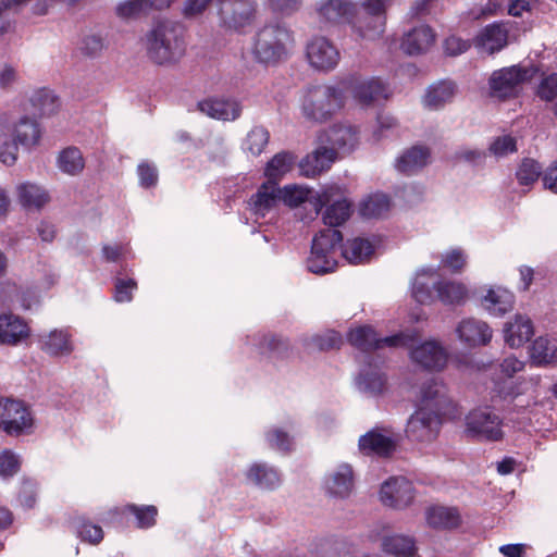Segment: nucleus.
I'll use <instances>...</instances> for the list:
<instances>
[{
  "label": "nucleus",
  "mask_w": 557,
  "mask_h": 557,
  "mask_svg": "<svg viewBox=\"0 0 557 557\" xmlns=\"http://www.w3.org/2000/svg\"><path fill=\"white\" fill-rule=\"evenodd\" d=\"M385 376L377 370H363L360 373L358 385L360 389L370 394H380L385 387Z\"/></svg>",
  "instance_id": "obj_47"
},
{
  "label": "nucleus",
  "mask_w": 557,
  "mask_h": 557,
  "mask_svg": "<svg viewBox=\"0 0 557 557\" xmlns=\"http://www.w3.org/2000/svg\"><path fill=\"white\" fill-rule=\"evenodd\" d=\"M18 202L27 210H40L49 201L50 195L42 186L35 183H22L16 188Z\"/></svg>",
  "instance_id": "obj_34"
},
{
  "label": "nucleus",
  "mask_w": 557,
  "mask_h": 557,
  "mask_svg": "<svg viewBox=\"0 0 557 557\" xmlns=\"http://www.w3.org/2000/svg\"><path fill=\"white\" fill-rule=\"evenodd\" d=\"M297 157L289 151H281L273 156L267 163L264 174L269 178L268 182L281 180L285 174L290 172L296 163Z\"/></svg>",
  "instance_id": "obj_41"
},
{
  "label": "nucleus",
  "mask_w": 557,
  "mask_h": 557,
  "mask_svg": "<svg viewBox=\"0 0 557 557\" xmlns=\"http://www.w3.org/2000/svg\"><path fill=\"white\" fill-rule=\"evenodd\" d=\"M106 38L99 33L85 34L79 42L81 53L88 58H96L106 49Z\"/></svg>",
  "instance_id": "obj_48"
},
{
  "label": "nucleus",
  "mask_w": 557,
  "mask_h": 557,
  "mask_svg": "<svg viewBox=\"0 0 557 557\" xmlns=\"http://www.w3.org/2000/svg\"><path fill=\"white\" fill-rule=\"evenodd\" d=\"M32 418L28 409L18 400H0V428L9 434H18L29 428Z\"/></svg>",
  "instance_id": "obj_16"
},
{
  "label": "nucleus",
  "mask_w": 557,
  "mask_h": 557,
  "mask_svg": "<svg viewBox=\"0 0 557 557\" xmlns=\"http://www.w3.org/2000/svg\"><path fill=\"white\" fill-rule=\"evenodd\" d=\"M137 288L136 281L117 278L115 282V300L119 302H128L133 298V290Z\"/></svg>",
  "instance_id": "obj_62"
},
{
  "label": "nucleus",
  "mask_w": 557,
  "mask_h": 557,
  "mask_svg": "<svg viewBox=\"0 0 557 557\" xmlns=\"http://www.w3.org/2000/svg\"><path fill=\"white\" fill-rule=\"evenodd\" d=\"M126 510L136 517L137 527L140 529L150 528L156 523L158 509L152 505L137 506L132 504L126 506Z\"/></svg>",
  "instance_id": "obj_51"
},
{
  "label": "nucleus",
  "mask_w": 557,
  "mask_h": 557,
  "mask_svg": "<svg viewBox=\"0 0 557 557\" xmlns=\"http://www.w3.org/2000/svg\"><path fill=\"white\" fill-rule=\"evenodd\" d=\"M326 205L329 206L323 214V222L330 226L329 228H335L349 219L351 203L338 187L331 186L317 194L314 198L315 212L318 213Z\"/></svg>",
  "instance_id": "obj_10"
},
{
  "label": "nucleus",
  "mask_w": 557,
  "mask_h": 557,
  "mask_svg": "<svg viewBox=\"0 0 557 557\" xmlns=\"http://www.w3.org/2000/svg\"><path fill=\"white\" fill-rule=\"evenodd\" d=\"M327 141L334 150L336 148L343 152H350L359 143L358 131L351 125L333 126L327 133Z\"/></svg>",
  "instance_id": "obj_36"
},
{
  "label": "nucleus",
  "mask_w": 557,
  "mask_h": 557,
  "mask_svg": "<svg viewBox=\"0 0 557 557\" xmlns=\"http://www.w3.org/2000/svg\"><path fill=\"white\" fill-rule=\"evenodd\" d=\"M504 339L511 348L523 346L534 334L531 319L524 314H515L504 324Z\"/></svg>",
  "instance_id": "obj_23"
},
{
  "label": "nucleus",
  "mask_w": 557,
  "mask_h": 557,
  "mask_svg": "<svg viewBox=\"0 0 557 557\" xmlns=\"http://www.w3.org/2000/svg\"><path fill=\"white\" fill-rule=\"evenodd\" d=\"M75 530L82 541L90 544H99L103 539V531L101 527L92 524L84 518H78L74 521Z\"/></svg>",
  "instance_id": "obj_50"
},
{
  "label": "nucleus",
  "mask_w": 557,
  "mask_h": 557,
  "mask_svg": "<svg viewBox=\"0 0 557 557\" xmlns=\"http://www.w3.org/2000/svg\"><path fill=\"white\" fill-rule=\"evenodd\" d=\"M451 406L446 386L437 381H432L421 388L419 407L440 417L446 413Z\"/></svg>",
  "instance_id": "obj_19"
},
{
  "label": "nucleus",
  "mask_w": 557,
  "mask_h": 557,
  "mask_svg": "<svg viewBox=\"0 0 557 557\" xmlns=\"http://www.w3.org/2000/svg\"><path fill=\"white\" fill-rule=\"evenodd\" d=\"M145 49L150 60L157 64H168L180 60L185 53L183 28L172 21H160L146 34Z\"/></svg>",
  "instance_id": "obj_2"
},
{
  "label": "nucleus",
  "mask_w": 557,
  "mask_h": 557,
  "mask_svg": "<svg viewBox=\"0 0 557 557\" xmlns=\"http://www.w3.org/2000/svg\"><path fill=\"white\" fill-rule=\"evenodd\" d=\"M345 101L342 83L337 86L320 85L311 87L304 100L302 111L313 121H325L338 111Z\"/></svg>",
  "instance_id": "obj_5"
},
{
  "label": "nucleus",
  "mask_w": 557,
  "mask_h": 557,
  "mask_svg": "<svg viewBox=\"0 0 557 557\" xmlns=\"http://www.w3.org/2000/svg\"><path fill=\"white\" fill-rule=\"evenodd\" d=\"M280 193L281 199L290 207H297L306 200H310L314 206V198L317 197V195H311L309 189L297 185H287L280 189Z\"/></svg>",
  "instance_id": "obj_49"
},
{
  "label": "nucleus",
  "mask_w": 557,
  "mask_h": 557,
  "mask_svg": "<svg viewBox=\"0 0 557 557\" xmlns=\"http://www.w3.org/2000/svg\"><path fill=\"white\" fill-rule=\"evenodd\" d=\"M248 482L263 490H273L281 483L277 471L265 463H253L246 472Z\"/></svg>",
  "instance_id": "obj_37"
},
{
  "label": "nucleus",
  "mask_w": 557,
  "mask_h": 557,
  "mask_svg": "<svg viewBox=\"0 0 557 557\" xmlns=\"http://www.w3.org/2000/svg\"><path fill=\"white\" fill-rule=\"evenodd\" d=\"M335 159L336 151L333 148L318 147L299 162L300 173L306 177H315L329 170Z\"/></svg>",
  "instance_id": "obj_25"
},
{
  "label": "nucleus",
  "mask_w": 557,
  "mask_h": 557,
  "mask_svg": "<svg viewBox=\"0 0 557 557\" xmlns=\"http://www.w3.org/2000/svg\"><path fill=\"white\" fill-rule=\"evenodd\" d=\"M534 69L512 65L494 71L488 79L490 95L500 100L517 97L522 85L534 76Z\"/></svg>",
  "instance_id": "obj_8"
},
{
  "label": "nucleus",
  "mask_w": 557,
  "mask_h": 557,
  "mask_svg": "<svg viewBox=\"0 0 557 557\" xmlns=\"http://www.w3.org/2000/svg\"><path fill=\"white\" fill-rule=\"evenodd\" d=\"M437 274L435 268L421 269L412 283V296L420 304H431L438 299L445 305H462L469 296L468 287L458 281L441 280L430 286L426 277H433Z\"/></svg>",
  "instance_id": "obj_4"
},
{
  "label": "nucleus",
  "mask_w": 557,
  "mask_h": 557,
  "mask_svg": "<svg viewBox=\"0 0 557 557\" xmlns=\"http://www.w3.org/2000/svg\"><path fill=\"white\" fill-rule=\"evenodd\" d=\"M430 151L425 147L416 146L400 156L396 162L398 171L411 174L429 162Z\"/></svg>",
  "instance_id": "obj_40"
},
{
  "label": "nucleus",
  "mask_w": 557,
  "mask_h": 557,
  "mask_svg": "<svg viewBox=\"0 0 557 557\" xmlns=\"http://www.w3.org/2000/svg\"><path fill=\"white\" fill-rule=\"evenodd\" d=\"M138 175L140 184L144 187L153 186L158 181V172L156 166L148 162H143L138 165Z\"/></svg>",
  "instance_id": "obj_64"
},
{
  "label": "nucleus",
  "mask_w": 557,
  "mask_h": 557,
  "mask_svg": "<svg viewBox=\"0 0 557 557\" xmlns=\"http://www.w3.org/2000/svg\"><path fill=\"white\" fill-rule=\"evenodd\" d=\"M382 548L395 557H414L417 553L414 539L406 535L384 537Z\"/></svg>",
  "instance_id": "obj_43"
},
{
  "label": "nucleus",
  "mask_w": 557,
  "mask_h": 557,
  "mask_svg": "<svg viewBox=\"0 0 557 557\" xmlns=\"http://www.w3.org/2000/svg\"><path fill=\"white\" fill-rule=\"evenodd\" d=\"M490 151L497 158L505 157L517 151V143L515 137L503 135L496 137L490 145Z\"/></svg>",
  "instance_id": "obj_55"
},
{
  "label": "nucleus",
  "mask_w": 557,
  "mask_h": 557,
  "mask_svg": "<svg viewBox=\"0 0 557 557\" xmlns=\"http://www.w3.org/2000/svg\"><path fill=\"white\" fill-rule=\"evenodd\" d=\"M348 341L352 346L360 350L369 351L383 347L407 346L411 341V337L404 333H399L393 336L380 338L372 327L359 326L349 332Z\"/></svg>",
  "instance_id": "obj_13"
},
{
  "label": "nucleus",
  "mask_w": 557,
  "mask_h": 557,
  "mask_svg": "<svg viewBox=\"0 0 557 557\" xmlns=\"http://www.w3.org/2000/svg\"><path fill=\"white\" fill-rule=\"evenodd\" d=\"M531 359L537 364H549L557 359V339L549 336L537 337L531 347Z\"/></svg>",
  "instance_id": "obj_42"
},
{
  "label": "nucleus",
  "mask_w": 557,
  "mask_h": 557,
  "mask_svg": "<svg viewBox=\"0 0 557 557\" xmlns=\"http://www.w3.org/2000/svg\"><path fill=\"white\" fill-rule=\"evenodd\" d=\"M541 171L542 168L535 160L524 159L517 171V178L521 185H530L537 181Z\"/></svg>",
  "instance_id": "obj_52"
},
{
  "label": "nucleus",
  "mask_w": 557,
  "mask_h": 557,
  "mask_svg": "<svg viewBox=\"0 0 557 557\" xmlns=\"http://www.w3.org/2000/svg\"><path fill=\"white\" fill-rule=\"evenodd\" d=\"M470 48L469 40H463L457 36H449L444 42L445 52L455 57L466 52Z\"/></svg>",
  "instance_id": "obj_63"
},
{
  "label": "nucleus",
  "mask_w": 557,
  "mask_h": 557,
  "mask_svg": "<svg viewBox=\"0 0 557 557\" xmlns=\"http://www.w3.org/2000/svg\"><path fill=\"white\" fill-rule=\"evenodd\" d=\"M269 9L282 16H290L300 9L301 0H268Z\"/></svg>",
  "instance_id": "obj_57"
},
{
  "label": "nucleus",
  "mask_w": 557,
  "mask_h": 557,
  "mask_svg": "<svg viewBox=\"0 0 557 557\" xmlns=\"http://www.w3.org/2000/svg\"><path fill=\"white\" fill-rule=\"evenodd\" d=\"M58 108V97L46 88L35 90L24 104V110L29 111L34 116H49L55 113Z\"/></svg>",
  "instance_id": "obj_33"
},
{
  "label": "nucleus",
  "mask_w": 557,
  "mask_h": 557,
  "mask_svg": "<svg viewBox=\"0 0 557 557\" xmlns=\"http://www.w3.org/2000/svg\"><path fill=\"white\" fill-rule=\"evenodd\" d=\"M218 1L220 21L224 27L240 30L255 22L257 14V3L255 0Z\"/></svg>",
  "instance_id": "obj_12"
},
{
  "label": "nucleus",
  "mask_w": 557,
  "mask_h": 557,
  "mask_svg": "<svg viewBox=\"0 0 557 557\" xmlns=\"http://www.w3.org/2000/svg\"><path fill=\"white\" fill-rule=\"evenodd\" d=\"M414 496L412 483L404 476L389 478L380 490L381 503L394 509L407 508L412 504Z\"/></svg>",
  "instance_id": "obj_15"
},
{
  "label": "nucleus",
  "mask_w": 557,
  "mask_h": 557,
  "mask_svg": "<svg viewBox=\"0 0 557 557\" xmlns=\"http://www.w3.org/2000/svg\"><path fill=\"white\" fill-rule=\"evenodd\" d=\"M270 139L268 129L263 126H253L247 134L243 149L251 156H259L267 147Z\"/></svg>",
  "instance_id": "obj_45"
},
{
  "label": "nucleus",
  "mask_w": 557,
  "mask_h": 557,
  "mask_svg": "<svg viewBox=\"0 0 557 557\" xmlns=\"http://www.w3.org/2000/svg\"><path fill=\"white\" fill-rule=\"evenodd\" d=\"M509 28L506 23L494 22L483 27L474 38V46L480 51L493 54L508 44Z\"/></svg>",
  "instance_id": "obj_18"
},
{
  "label": "nucleus",
  "mask_w": 557,
  "mask_h": 557,
  "mask_svg": "<svg viewBox=\"0 0 557 557\" xmlns=\"http://www.w3.org/2000/svg\"><path fill=\"white\" fill-rule=\"evenodd\" d=\"M536 95L544 101L557 98V74L544 77L537 86Z\"/></svg>",
  "instance_id": "obj_58"
},
{
  "label": "nucleus",
  "mask_w": 557,
  "mask_h": 557,
  "mask_svg": "<svg viewBox=\"0 0 557 557\" xmlns=\"http://www.w3.org/2000/svg\"><path fill=\"white\" fill-rule=\"evenodd\" d=\"M503 5L504 0H486L485 3L473 8L470 14L475 20L494 16L498 14V12L503 9Z\"/></svg>",
  "instance_id": "obj_60"
},
{
  "label": "nucleus",
  "mask_w": 557,
  "mask_h": 557,
  "mask_svg": "<svg viewBox=\"0 0 557 557\" xmlns=\"http://www.w3.org/2000/svg\"><path fill=\"white\" fill-rule=\"evenodd\" d=\"M152 8L150 0H126L119 4L116 11L122 17H135L141 13H147Z\"/></svg>",
  "instance_id": "obj_53"
},
{
  "label": "nucleus",
  "mask_w": 557,
  "mask_h": 557,
  "mask_svg": "<svg viewBox=\"0 0 557 557\" xmlns=\"http://www.w3.org/2000/svg\"><path fill=\"white\" fill-rule=\"evenodd\" d=\"M38 344L40 349L50 356H67L74 349L71 334L66 330L54 329L40 333Z\"/></svg>",
  "instance_id": "obj_26"
},
{
  "label": "nucleus",
  "mask_w": 557,
  "mask_h": 557,
  "mask_svg": "<svg viewBox=\"0 0 557 557\" xmlns=\"http://www.w3.org/2000/svg\"><path fill=\"white\" fill-rule=\"evenodd\" d=\"M197 108L209 117L222 121H234L242 113L240 103L234 99L209 98L199 101Z\"/></svg>",
  "instance_id": "obj_24"
},
{
  "label": "nucleus",
  "mask_w": 557,
  "mask_h": 557,
  "mask_svg": "<svg viewBox=\"0 0 557 557\" xmlns=\"http://www.w3.org/2000/svg\"><path fill=\"white\" fill-rule=\"evenodd\" d=\"M426 524L435 530H450L458 528L461 516L456 507L433 505L425 509Z\"/></svg>",
  "instance_id": "obj_28"
},
{
  "label": "nucleus",
  "mask_w": 557,
  "mask_h": 557,
  "mask_svg": "<svg viewBox=\"0 0 557 557\" xmlns=\"http://www.w3.org/2000/svg\"><path fill=\"white\" fill-rule=\"evenodd\" d=\"M30 334L28 325L13 313L0 314V344L17 345Z\"/></svg>",
  "instance_id": "obj_27"
},
{
  "label": "nucleus",
  "mask_w": 557,
  "mask_h": 557,
  "mask_svg": "<svg viewBox=\"0 0 557 557\" xmlns=\"http://www.w3.org/2000/svg\"><path fill=\"white\" fill-rule=\"evenodd\" d=\"M467 263V256L460 249H451L442 258V264L453 272H460Z\"/></svg>",
  "instance_id": "obj_59"
},
{
  "label": "nucleus",
  "mask_w": 557,
  "mask_h": 557,
  "mask_svg": "<svg viewBox=\"0 0 557 557\" xmlns=\"http://www.w3.org/2000/svg\"><path fill=\"white\" fill-rule=\"evenodd\" d=\"M465 435L478 442H498L505 436L500 416L490 407L470 410L465 417Z\"/></svg>",
  "instance_id": "obj_7"
},
{
  "label": "nucleus",
  "mask_w": 557,
  "mask_h": 557,
  "mask_svg": "<svg viewBox=\"0 0 557 557\" xmlns=\"http://www.w3.org/2000/svg\"><path fill=\"white\" fill-rule=\"evenodd\" d=\"M342 240L343 236L338 230H322L312 240L311 253L307 260L309 271L315 274L334 271Z\"/></svg>",
  "instance_id": "obj_6"
},
{
  "label": "nucleus",
  "mask_w": 557,
  "mask_h": 557,
  "mask_svg": "<svg viewBox=\"0 0 557 557\" xmlns=\"http://www.w3.org/2000/svg\"><path fill=\"white\" fill-rule=\"evenodd\" d=\"M457 333L460 341L469 346L486 345L493 335L487 323L476 319L462 320L457 327Z\"/></svg>",
  "instance_id": "obj_29"
},
{
  "label": "nucleus",
  "mask_w": 557,
  "mask_h": 557,
  "mask_svg": "<svg viewBox=\"0 0 557 557\" xmlns=\"http://www.w3.org/2000/svg\"><path fill=\"white\" fill-rule=\"evenodd\" d=\"M396 441L386 431H369L359 440V448L367 455L388 456L395 450Z\"/></svg>",
  "instance_id": "obj_30"
},
{
  "label": "nucleus",
  "mask_w": 557,
  "mask_h": 557,
  "mask_svg": "<svg viewBox=\"0 0 557 557\" xmlns=\"http://www.w3.org/2000/svg\"><path fill=\"white\" fill-rule=\"evenodd\" d=\"M294 32L284 23H268L255 35L252 53L265 64H276L286 60L295 48Z\"/></svg>",
  "instance_id": "obj_3"
},
{
  "label": "nucleus",
  "mask_w": 557,
  "mask_h": 557,
  "mask_svg": "<svg viewBox=\"0 0 557 557\" xmlns=\"http://www.w3.org/2000/svg\"><path fill=\"white\" fill-rule=\"evenodd\" d=\"M57 165L61 172L74 176L84 170L85 160L78 148L67 147L59 153Z\"/></svg>",
  "instance_id": "obj_44"
},
{
  "label": "nucleus",
  "mask_w": 557,
  "mask_h": 557,
  "mask_svg": "<svg viewBox=\"0 0 557 557\" xmlns=\"http://www.w3.org/2000/svg\"><path fill=\"white\" fill-rule=\"evenodd\" d=\"M436 35L426 24H420L406 32L400 41V49L409 55L426 52L435 42Z\"/></svg>",
  "instance_id": "obj_21"
},
{
  "label": "nucleus",
  "mask_w": 557,
  "mask_h": 557,
  "mask_svg": "<svg viewBox=\"0 0 557 557\" xmlns=\"http://www.w3.org/2000/svg\"><path fill=\"white\" fill-rule=\"evenodd\" d=\"M281 199L280 188L274 182H267L260 186L258 191L250 198L248 205L250 210L259 216H264L273 209Z\"/></svg>",
  "instance_id": "obj_31"
},
{
  "label": "nucleus",
  "mask_w": 557,
  "mask_h": 557,
  "mask_svg": "<svg viewBox=\"0 0 557 557\" xmlns=\"http://www.w3.org/2000/svg\"><path fill=\"white\" fill-rule=\"evenodd\" d=\"M457 94V86L450 81H441L431 85L423 96V106L430 110H438L453 101Z\"/></svg>",
  "instance_id": "obj_32"
},
{
  "label": "nucleus",
  "mask_w": 557,
  "mask_h": 557,
  "mask_svg": "<svg viewBox=\"0 0 557 557\" xmlns=\"http://www.w3.org/2000/svg\"><path fill=\"white\" fill-rule=\"evenodd\" d=\"M385 26L386 15L367 14L354 24V29L360 38L375 40L383 35Z\"/></svg>",
  "instance_id": "obj_38"
},
{
  "label": "nucleus",
  "mask_w": 557,
  "mask_h": 557,
  "mask_svg": "<svg viewBox=\"0 0 557 557\" xmlns=\"http://www.w3.org/2000/svg\"><path fill=\"white\" fill-rule=\"evenodd\" d=\"M20 467V460L11 450H3L0 453V475L12 476L15 474Z\"/></svg>",
  "instance_id": "obj_61"
},
{
  "label": "nucleus",
  "mask_w": 557,
  "mask_h": 557,
  "mask_svg": "<svg viewBox=\"0 0 557 557\" xmlns=\"http://www.w3.org/2000/svg\"><path fill=\"white\" fill-rule=\"evenodd\" d=\"M374 253L373 244L362 237H356L346 243L342 256L351 264H360L370 260Z\"/></svg>",
  "instance_id": "obj_39"
},
{
  "label": "nucleus",
  "mask_w": 557,
  "mask_h": 557,
  "mask_svg": "<svg viewBox=\"0 0 557 557\" xmlns=\"http://www.w3.org/2000/svg\"><path fill=\"white\" fill-rule=\"evenodd\" d=\"M354 471L348 463L339 465L324 480L325 493L333 498L344 499L348 497L354 490Z\"/></svg>",
  "instance_id": "obj_20"
},
{
  "label": "nucleus",
  "mask_w": 557,
  "mask_h": 557,
  "mask_svg": "<svg viewBox=\"0 0 557 557\" xmlns=\"http://www.w3.org/2000/svg\"><path fill=\"white\" fill-rule=\"evenodd\" d=\"M267 440L272 448L287 451L293 446V437L282 429H273L267 433Z\"/></svg>",
  "instance_id": "obj_56"
},
{
  "label": "nucleus",
  "mask_w": 557,
  "mask_h": 557,
  "mask_svg": "<svg viewBox=\"0 0 557 557\" xmlns=\"http://www.w3.org/2000/svg\"><path fill=\"white\" fill-rule=\"evenodd\" d=\"M342 344V336L335 331H327L322 335H314L310 338L309 346L319 350L338 348Z\"/></svg>",
  "instance_id": "obj_54"
},
{
  "label": "nucleus",
  "mask_w": 557,
  "mask_h": 557,
  "mask_svg": "<svg viewBox=\"0 0 557 557\" xmlns=\"http://www.w3.org/2000/svg\"><path fill=\"white\" fill-rule=\"evenodd\" d=\"M342 85L344 91H349L356 104L363 109L372 108L391 96L388 85L379 77H349Z\"/></svg>",
  "instance_id": "obj_9"
},
{
  "label": "nucleus",
  "mask_w": 557,
  "mask_h": 557,
  "mask_svg": "<svg viewBox=\"0 0 557 557\" xmlns=\"http://www.w3.org/2000/svg\"><path fill=\"white\" fill-rule=\"evenodd\" d=\"M389 199L384 194H375L368 197L360 205V214L364 218H380L388 212Z\"/></svg>",
  "instance_id": "obj_46"
},
{
  "label": "nucleus",
  "mask_w": 557,
  "mask_h": 557,
  "mask_svg": "<svg viewBox=\"0 0 557 557\" xmlns=\"http://www.w3.org/2000/svg\"><path fill=\"white\" fill-rule=\"evenodd\" d=\"M305 52L308 64L318 72L329 73L336 69L341 61V52L336 44L321 35L308 40Z\"/></svg>",
  "instance_id": "obj_11"
},
{
  "label": "nucleus",
  "mask_w": 557,
  "mask_h": 557,
  "mask_svg": "<svg viewBox=\"0 0 557 557\" xmlns=\"http://www.w3.org/2000/svg\"><path fill=\"white\" fill-rule=\"evenodd\" d=\"M41 128L34 117L0 111V161L13 165L17 160L18 145L32 148L39 144Z\"/></svg>",
  "instance_id": "obj_1"
},
{
  "label": "nucleus",
  "mask_w": 557,
  "mask_h": 557,
  "mask_svg": "<svg viewBox=\"0 0 557 557\" xmlns=\"http://www.w3.org/2000/svg\"><path fill=\"white\" fill-rule=\"evenodd\" d=\"M411 360L423 369L441 371L447 363V351L436 341H426L410 351Z\"/></svg>",
  "instance_id": "obj_17"
},
{
  "label": "nucleus",
  "mask_w": 557,
  "mask_h": 557,
  "mask_svg": "<svg viewBox=\"0 0 557 557\" xmlns=\"http://www.w3.org/2000/svg\"><path fill=\"white\" fill-rule=\"evenodd\" d=\"M440 428L438 414L418 408L407 422L406 435L413 442L431 443L437 437Z\"/></svg>",
  "instance_id": "obj_14"
},
{
  "label": "nucleus",
  "mask_w": 557,
  "mask_h": 557,
  "mask_svg": "<svg viewBox=\"0 0 557 557\" xmlns=\"http://www.w3.org/2000/svg\"><path fill=\"white\" fill-rule=\"evenodd\" d=\"M315 11L327 23L350 22L356 15V4L349 0H319Z\"/></svg>",
  "instance_id": "obj_22"
},
{
  "label": "nucleus",
  "mask_w": 557,
  "mask_h": 557,
  "mask_svg": "<svg viewBox=\"0 0 557 557\" xmlns=\"http://www.w3.org/2000/svg\"><path fill=\"white\" fill-rule=\"evenodd\" d=\"M483 307L495 317L509 312L515 304V296L506 288H490L482 300Z\"/></svg>",
  "instance_id": "obj_35"
}]
</instances>
